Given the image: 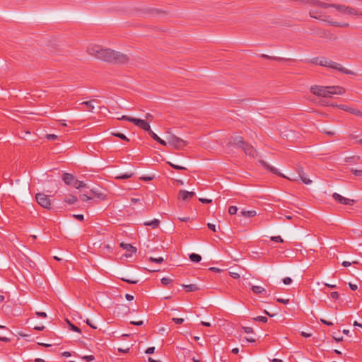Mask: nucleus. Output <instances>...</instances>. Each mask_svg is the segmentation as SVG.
Returning a JSON list of instances; mask_svg holds the SVG:
<instances>
[{
    "label": "nucleus",
    "mask_w": 362,
    "mask_h": 362,
    "mask_svg": "<svg viewBox=\"0 0 362 362\" xmlns=\"http://www.w3.org/2000/svg\"><path fill=\"white\" fill-rule=\"evenodd\" d=\"M88 54L109 63L125 64L129 58L128 55L109 48H103L100 45H91L88 47Z\"/></svg>",
    "instance_id": "nucleus-1"
},
{
    "label": "nucleus",
    "mask_w": 362,
    "mask_h": 362,
    "mask_svg": "<svg viewBox=\"0 0 362 362\" xmlns=\"http://www.w3.org/2000/svg\"><path fill=\"white\" fill-rule=\"evenodd\" d=\"M260 163L262 164V165L267 170H269L270 172H272V173L275 174V175H277L280 177H284V178H286L288 180H292V181H297L299 179H300L302 180V182L305 184V185H310L312 183V180L308 177H306L305 176V173H304V171L303 170L302 168H298L297 169V172H298V175H293L291 177H286L284 175L281 174L279 170L272 165H270L268 163H267L266 161L264 160H261L260 161Z\"/></svg>",
    "instance_id": "nucleus-2"
},
{
    "label": "nucleus",
    "mask_w": 362,
    "mask_h": 362,
    "mask_svg": "<svg viewBox=\"0 0 362 362\" xmlns=\"http://www.w3.org/2000/svg\"><path fill=\"white\" fill-rule=\"evenodd\" d=\"M310 92L320 97L328 98L333 95H342L345 93V89L340 86H320L315 85L311 86Z\"/></svg>",
    "instance_id": "nucleus-3"
},
{
    "label": "nucleus",
    "mask_w": 362,
    "mask_h": 362,
    "mask_svg": "<svg viewBox=\"0 0 362 362\" xmlns=\"http://www.w3.org/2000/svg\"><path fill=\"white\" fill-rule=\"evenodd\" d=\"M310 62L316 65L328 67L332 69H336L340 72L347 75H355V73L343 67L340 64L329 60L326 57H314Z\"/></svg>",
    "instance_id": "nucleus-4"
},
{
    "label": "nucleus",
    "mask_w": 362,
    "mask_h": 362,
    "mask_svg": "<svg viewBox=\"0 0 362 362\" xmlns=\"http://www.w3.org/2000/svg\"><path fill=\"white\" fill-rule=\"evenodd\" d=\"M227 145L228 146H234L238 148H240L244 151L246 155L252 158H255L257 156L256 149L252 145L245 142L243 137L240 136L234 137L233 141L228 142Z\"/></svg>",
    "instance_id": "nucleus-5"
},
{
    "label": "nucleus",
    "mask_w": 362,
    "mask_h": 362,
    "mask_svg": "<svg viewBox=\"0 0 362 362\" xmlns=\"http://www.w3.org/2000/svg\"><path fill=\"white\" fill-rule=\"evenodd\" d=\"M118 119H122V120H127V121L131 122L134 124H135L136 126H138L139 127H140L143 130L147 132L148 134H149L150 132L151 131V127L149 125V123L148 122L145 121V120H143V119H141L134 118V117H129V116H127V115H123V116H122L121 118H118Z\"/></svg>",
    "instance_id": "nucleus-6"
},
{
    "label": "nucleus",
    "mask_w": 362,
    "mask_h": 362,
    "mask_svg": "<svg viewBox=\"0 0 362 362\" xmlns=\"http://www.w3.org/2000/svg\"><path fill=\"white\" fill-rule=\"evenodd\" d=\"M168 144L177 150L183 149L188 144L187 141L173 134L168 137Z\"/></svg>",
    "instance_id": "nucleus-7"
},
{
    "label": "nucleus",
    "mask_w": 362,
    "mask_h": 362,
    "mask_svg": "<svg viewBox=\"0 0 362 362\" xmlns=\"http://www.w3.org/2000/svg\"><path fill=\"white\" fill-rule=\"evenodd\" d=\"M35 199L41 206L45 209H49L51 202L47 195L44 193H37L35 195Z\"/></svg>",
    "instance_id": "nucleus-8"
},
{
    "label": "nucleus",
    "mask_w": 362,
    "mask_h": 362,
    "mask_svg": "<svg viewBox=\"0 0 362 362\" xmlns=\"http://www.w3.org/2000/svg\"><path fill=\"white\" fill-rule=\"evenodd\" d=\"M332 197L337 202L342 204H345V205H351V206L356 202V201L354 199H351L344 197L337 193H334L332 194Z\"/></svg>",
    "instance_id": "nucleus-9"
},
{
    "label": "nucleus",
    "mask_w": 362,
    "mask_h": 362,
    "mask_svg": "<svg viewBox=\"0 0 362 362\" xmlns=\"http://www.w3.org/2000/svg\"><path fill=\"white\" fill-rule=\"evenodd\" d=\"M196 194L194 192H188L186 190H180L178 193V199L183 201H187L191 198L195 197Z\"/></svg>",
    "instance_id": "nucleus-10"
},
{
    "label": "nucleus",
    "mask_w": 362,
    "mask_h": 362,
    "mask_svg": "<svg viewBox=\"0 0 362 362\" xmlns=\"http://www.w3.org/2000/svg\"><path fill=\"white\" fill-rule=\"evenodd\" d=\"M337 106L341 110H343L349 112L354 115L362 117V112L360 111L359 110L350 107L345 105H337Z\"/></svg>",
    "instance_id": "nucleus-11"
},
{
    "label": "nucleus",
    "mask_w": 362,
    "mask_h": 362,
    "mask_svg": "<svg viewBox=\"0 0 362 362\" xmlns=\"http://www.w3.org/2000/svg\"><path fill=\"white\" fill-rule=\"evenodd\" d=\"M321 7L322 8H335L339 12L345 13L346 6L345 5H337L334 4H321Z\"/></svg>",
    "instance_id": "nucleus-12"
},
{
    "label": "nucleus",
    "mask_w": 362,
    "mask_h": 362,
    "mask_svg": "<svg viewBox=\"0 0 362 362\" xmlns=\"http://www.w3.org/2000/svg\"><path fill=\"white\" fill-rule=\"evenodd\" d=\"M62 180L67 185L73 186V182H74L75 178L73 175L65 173L62 175Z\"/></svg>",
    "instance_id": "nucleus-13"
},
{
    "label": "nucleus",
    "mask_w": 362,
    "mask_h": 362,
    "mask_svg": "<svg viewBox=\"0 0 362 362\" xmlns=\"http://www.w3.org/2000/svg\"><path fill=\"white\" fill-rule=\"evenodd\" d=\"M149 136L155 141H156L157 142H158L159 144H160L161 145L163 146H166L167 145V142L163 139H161L156 134H155L152 130L150 132V133L148 134Z\"/></svg>",
    "instance_id": "nucleus-14"
},
{
    "label": "nucleus",
    "mask_w": 362,
    "mask_h": 362,
    "mask_svg": "<svg viewBox=\"0 0 362 362\" xmlns=\"http://www.w3.org/2000/svg\"><path fill=\"white\" fill-rule=\"evenodd\" d=\"M309 16L311 18H315V19L322 20V19L321 12L319 11L318 10H317V9H311L310 11V12H309Z\"/></svg>",
    "instance_id": "nucleus-15"
},
{
    "label": "nucleus",
    "mask_w": 362,
    "mask_h": 362,
    "mask_svg": "<svg viewBox=\"0 0 362 362\" xmlns=\"http://www.w3.org/2000/svg\"><path fill=\"white\" fill-rule=\"evenodd\" d=\"M146 226H151L152 228H157L159 226L160 221L158 219H153L150 221H146L144 223Z\"/></svg>",
    "instance_id": "nucleus-16"
},
{
    "label": "nucleus",
    "mask_w": 362,
    "mask_h": 362,
    "mask_svg": "<svg viewBox=\"0 0 362 362\" xmlns=\"http://www.w3.org/2000/svg\"><path fill=\"white\" fill-rule=\"evenodd\" d=\"M260 57L262 58V59H269V60H274V61H277V62H281V61L287 60L286 59L283 58V57H272V56H269V55H267V54H262L260 55Z\"/></svg>",
    "instance_id": "nucleus-17"
},
{
    "label": "nucleus",
    "mask_w": 362,
    "mask_h": 362,
    "mask_svg": "<svg viewBox=\"0 0 362 362\" xmlns=\"http://www.w3.org/2000/svg\"><path fill=\"white\" fill-rule=\"evenodd\" d=\"M252 291L255 294H266L267 291L266 290L259 286H252L251 288Z\"/></svg>",
    "instance_id": "nucleus-18"
},
{
    "label": "nucleus",
    "mask_w": 362,
    "mask_h": 362,
    "mask_svg": "<svg viewBox=\"0 0 362 362\" xmlns=\"http://www.w3.org/2000/svg\"><path fill=\"white\" fill-rule=\"evenodd\" d=\"M182 286L185 289L186 292L196 291L199 289V288L196 284H188V285L183 284V285H182Z\"/></svg>",
    "instance_id": "nucleus-19"
},
{
    "label": "nucleus",
    "mask_w": 362,
    "mask_h": 362,
    "mask_svg": "<svg viewBox=\"0 0 362 362\" xmlns=\"http://www.w3.org/2000/svg\"><path fill=\"white\" fill-rule=\"evenodd\" d=\"M300 2L303 4L315 5V6H318L320 7H321V4H325L318 0H300Z\"/></svg>",
    "instance_id": "nucleus-20"
},
{
    "label": "nucleus",
    "mask_w": 362,
    "mask_h": 362,
    "mask_svg": "<svg viewBox=\"0 0 362 362\" xmlns=\"http://www.w3.org/2000/svg\"><path fill=\"white\" fill-rule=\"evenodd\" d=\"M327 23L332 26H336V27L347 28L349 25V24L347 23H339L337 21H327Z\"/></svg>",
    "instance_id": "nucleus-21"
},
{
    "label": "nucleus",
    "mask_w": 362,
    "mask_h": 362,
    "mask_svg": "<svg viewBox=\"0 0 362 362\" xmlns=\"http://www.w3.org/2000/svg\"><path fill=\"white\" fill-rule=\"evenodd\" d=\"M120 246L125 249L127 251L130 252L132 253L135 252L136 251V249L130 244L122 243L120 244Z\"/></svg>",
    "instance_id": "nucleus-22"
},
{
    "label": "nucleus",
    "mask_w": 362,
    "mask_h": 362,
    "mask_svg": "<svg viewBox=\"0 0 362 362\" xmlns=\"http://www.w3.org/2000/svg\"><path fill=\"white\" fill-rule=\"evenodd\" d=\"M241 215L244 217L250 218L254 217L257 215V212L255 210L251 211H242Z\"/></svg>",
    "instance_id": "nucleus-23"
},
{
    "label": "nucleus",
    "mask_w": 362,
    "mask_h": 362,
    "mask_svg": "<svg viewBox=\"0 0 362 362\" xmlns=\"http://www.w3.org/2000/svg\"><path fill=\"white\" fill-rule=\"evenodd\" d=\"M317 34L320 36V37H327L329 39H332V40H335L337 39V37L334 36V35L332 34H327L326 33L325 30H320L317 33Z\"/></svg>",
    "instance_id": "nucleus-24"
},
{
    "label": "nucleus",
    "mask_w": 362,
    "mask_h": 362,
    "mask_svg": "<svg viewBox=\"0 0 362 362\" xmlns=\"http://www.w3.org/2000/svg\"><path fill=\"white\" fill-rule=\"evenodd\" d=\"M189 259L193 262H199L202 260V257L196 253L189 255Z\"/></svg>",
    "instance_id": "nucleus-25"
},
{
    "label": "nucleus",
    "mask_w": 362,
    "mask_h": 362,
    "mask_svg": "<svg viewBox=\"0 0 362 362\" xmlns=\"http://www.w3.org/2000/svg\"><path fill=\"white\" fill-rule=\"evenodd\" d=\"M73 187H74L76 189H81L86 187V185L84 184L83 182L75 179L74 182H73Z\"/></svg>",
    "instance_id": "nucleus-26"
},
{
    "label": "nucleus",
    "mask_w": 362,
    "mask_h": 362,
    "mask_svg": "<svg viewBox=\"0 0 362 362\" xmlns=\"http://www.w3.org/2000/svg\"><path fill=\"white\" fill-rule=\"evenodd\" d=\"M133 173H124V174H121V175H119L117 176H116V179H119V180H122V179H129L130 177H132L133 176Z\"/></svg>",
    "instance_id": "nucleus-27"
},
{
    "label": "nucleus",
    "mask_w": 362,
    "mask_h": 362,
    "mask_svg": "<svg viewBox=\"0 0 362 362\" xmlns=\"http://www.w3.org/2000/svg\"><path fill=\"white\" fill-rule=\"evenodd\" d=\"M78 199L75 196L70 195L65 199V202L69 204H73L77 202Z\"/></svg>",
    "instance_id": "nucleus-28"
},
{
    "label": "nucleus",
    "mask_w": 362,
    "mask_h": 362,
    "mask_svg": "<svg viewBox=\"0 0 362 362\" xmlns=\"http://www.w3.org/2000/svg\"><path fill=\"white\" fill-rule=\"evenodd\" d=\"M148 261L150 262H154V263H158V264H161L162 262H164V259L161 257H158V258H156V257H150L148 258Z\"/></svg>",
    "instance_id": "nucleus-29"
},
{
    "label": "nucleus",
    "mask_w": 362,
    "mask_h": 362,
    "mask_svg": "<svg viewBox=\"0 0 362 362\" xmlns=\"http://www.w3.org/2000/svg\"><path fill=\"white\" fill-rule=\"evenodd\" d=\"M345 13L349 14V15H358V13L356 9H354V8L349 7V6H346Z\"/></svg>",
    "instance_id": "nucleus-30"
},
{
    "label": "nucleus",
    "mask_w": 362,
    "mask_h": 362,
    "mask_svg": "<svg viewBox=\"0 0 362 362\" xmlns=\"http://www.w3.org/2000/svg\"><path fill=\"white\" fill-rule=\"evenodd\" d=\"M90 193L100 199H104L105 197V195L103 193H98L94 189H90Z\"/></svg>",
    "instance_id": "nucleus-31"
},
{
    "label": "nucleus",
    "mask_w": 362,
    "mask_h": 362,
    "mask_svg": "<svg viewBox=\"0 0 362 362\" xmlns=\"http://www.w3.org/2000/svg\"><path fill=\"white\" fill-rule=\"evenodd\" d=\"M95 100L90 101H84L81 103V105H85L88 107L89 111H93L94 109V105H93V102Z\"/></svg>",
    "instance_id": "nucleus-32"
},
{
    "label": "nucleus",
    "mask_w": 362,
    "mask_h": 362,
    "mask_svg": "<svg viewBox=\"0 0 362 362\" xmlns=\"http://www.w3.org/2000/svg\"><path fill=\"white\" fill-rule=\"evenodd\" d=\"M121 280H122L123 281H125L128 284H136L139 282L138 279H132L130 278H124V277H122Z\"/></svg>",
    "instance_id": "nucleus-33"
},
{
    "label": "nucleus",
    "mask_w": 362,
    "mask_h": 362,
    "mask_svg": "<svg viewBox=\"0 0 362 362\" xmlns=\"http://www.w3.org/2000/svg\"><path fill=\"white\" fill-rule=\"evenodd\" d=\"M68 323H69V328L71 330L78 332V333H81V329L79 327H78L77 326L71 323L69 321H68Z\"/></svg>",
    "instance_id": "nucleus-34"
},
{
    "label": "nucleus",
    "mask_w": 362,
    "mask_h": 362,
    "mask_svg": "<svg viewBox=\"0 0 362 362\" xmlns=\"http://www.w3.org/2000/svg\"><path fill=\"white\" fill-rule=\"evenodd\" d=\"M112 134L113 136H117V137H118V138H119V139H122V140H124V141H129L128 138H127L124 134H122V133H119V132H117V133L113 132V133H112Z\"/></svg>",
    "instance_id": "nucleus-35"
},
{
    "label": "nucleus",
    "mask_w": 362,
    "mask_h": 362,
    "mask_svg": "<svg viewBox=\"0 0 362 362\" xmlns=\"http://www.w3.org/2000/svg\"><path fill=\"white\" fill-rule=\"evenodd\" d=\"M253 320L255 321L262 322H264V323H265V322H267L268 321L267 317H265V316H257V317L253 318Z\"/></svg>",
    "instance_id": "nucleus-36"
},
{
    "label": "nucleus",
    "mask_w": 362,
    "mask_h": 362,
    "mask_svg": "<svg viewBox=\"0 0 362 362\" xmlns=\"http://www.w3.org/2000/svg\"><path fill=\"white\" fill-rule=\"evenodd\" d=\"M238 211V208L237 206H230L228 209V213L230 214V215H234L237 213Z\"/></svg>",
    "instance_id": "nucleus-37"
},
{
    "label": "nucleus",
    "mask_w": 362,
    "mask_h": 362,
    "mask_svg": "<svg viewBox=\"0 0 362 362\" xmlns=\"http://www.w3.org/2000/svg\"><path fill=\"white\" fill-rule=\"evenodd\" d=\"M168 164H169L173 168L176 169V170H186V168L185 167L173 164L170 162H168Z\"/></svg>",
    "instance_id": "nucleus-38"
},
{
    "label": "nucleus",
    "mask_w": 362,
    "mask_h": 362,
    "mask_svg": "<svg viewBox=\"0 0 362 362\" xmlns=\"http://www.w3.org/2000/svg\"><path fill=\"white\" fill-rule=\"evenodd\" d=\"M351 171L355 176H362V170L351 169Z\"/></svg>",
    "instance_id": "nucleus-39"
},
{
    "label": "nucleus",
    "mask_w": 362,
    "mask_h": 362,
    "mask_svg": "<svg viewBox=\"0 0 362 362\" xmlns=\"http://www.w3.org/2000/svg\"><path fill=\"white\" fill-rule=\"evenodd\" d=\"M171 282H172V279L170 278L163 277V278L161 279V283L163 285H168V284H169Z\"/></svg>",
    "instance_id": "nucleus-40"
},
{
    "label": "nucleus",
    "mask_w": 362,
    "mask_h": 362,
    "mask_svg": "<svg viewBox=\"0 0 362 362\" xmlns=\"http://www.w3.org/2000/svg\"><path fill=\"white\" fill-rule=\"evenodd\" d=\"M271 240H272L274 242H276V243H283L284 242L283 239L279 235L271 237Z\"/></svg>",
    "instance_id": "nucleus-41"
},
{
    "label": "nucleus",
    "mask_w": 362,
    "mask_h": 362,
    "mask_svg": "<svg viewBox=\"0 0 362 362\" xmlns=\"http://www.w3.org/2000/svg\"><path fill=\"white\" fill-rule=\"evenodd\" d=\"M80 198L83 201V202H86V201H88L90 199H92V197L86 194H82L81 196H80Z\"/></svg>",
    "instance_id": "nucleus-42"
},
{
    "label": "nucleus",
    "mask_w": 362,
    "mask_h": 362,
    "mask_svg": "<svg viewBox=\"0 0 362 362\" xmlns=\"http://www.w3.org/2000/svg\"><path fill=\"white\" fill-rule=\"evenodd\" d=\"M45 137L48 139V140H56L57 139V136L56 134H46Z\"/></svg>",
    "instance_id": "nucleus-43"
},
{
    "label": "nucleus",
    "mask_w": 362,
    "mask_h": 362,
    "mask_svg": "<svg viewBox=\"0 0 362 362\" xmlns=\"http://www.w3.org/2000/svg\"><path fill=\"white\" fill-rule=\"evenodd\" d=\"M83 360H86L87 362H90L95 359V357L93 355L85 356L82 358Z\"/></svg>",
    "instance_id": "nucleus-44"
},
{
    "label": "nucleus",
    "mask_w": 362,
    "mask_h": 362,
    "mask_svg": "<svg viewBox=\"0 0 362 362\" xmlns=\"http://www.w3.org/2000/svg\"><path fill=\"white\" fill-rule=\"evenodd\" d=\"M243 329L244 332L247 334H250L253 332V329L250 327H243Z\"/></svg>",
    "instance_id": "nucleus-45"
},
{
    "label": "nucleus",
    "mask_w": 362,
    "mask_h": 362,
    "mask_svg": "<svg viewBox=\"0 0 362 362\" xmlns=\"http://www.w3.org/2000/svg\"><path fill=\"white\" fill-rule=\"evenodd\" d=\"M283 282L286 285H289L292 283V279L290 277H286L283 279Z\"/></svg>",
    "instance_id": "nucleus-46"
},
{
    "label": "nucleus",
    "mask_w": 362,
    "mask_h": 362,
    "mask_svg": "<svg viewBox=\"0 0 362 362\" xmlns=\"http://www.w3.org/2000/svg\"><path fill=\"white\" fill-rule=\"evenodd\" d=\"M330 296L331 297L333 298V299H338L339 298V294L338 293V292L337 291H333L330 293Z\"/></svg>",
    "instance_id": "nucleus-47"
},
{
    "label": "nucleus",
    "mask_w": 362,
    "mask_h": 362,
    "mask_svg": "<svg viewBox=\"0 0 362 362\" xmlns=\"http://www.w3.org/2000/svg\"><path fill=\"white\" fill-rule=\"evenodd\" d=\"M154 351H155V347L154 346H151V347H148L146 350L145 353L146 354H152L153 353H154Z\"/></svg>",
    "instance_id": "nucleus-48"
},
{
    "label": "nucleus",
    "mask_w": 362,
    "mask_h": 362,
    "mask_svg": "<svg viewBox=\"0 0 362 362\" xmlns=\"http://www.w3.org/2000/svg\"><path fill=\"white\" fill-rule=\"evenodd\" d=\"M73 216L76 219L81 221H83V219H84V216L83 214H74V215H73Z\"/></svg>",
    "instance_id": "nucleus-49"
},
{
    "label": "nucleus",
    "mask_w": 362,
    "mask_h": 362,
    "mask_svg": "<svg viewBox=\"0 0 362 362\" xmlns=\"http://www.w3.org/2000/svg\"><path fill=\"white\" fill-rule=\"evenodd\" d=\"M172 320L175 323H176V324H182L184 322V319L183 318H175V317H173L172 319Z\"/></svg>",
    "instance_id": "nucleus-50"
},
{
    "label": "nucleus",
    "mask_w": 362,
    "mask_h": 362,
    "mask_svg": "<svg viewBox=\"0 0 362 362\" xmlns=\"http://www.w3.org/2000/svg\"><path fill=\"white\" fill-rule=\"evenodd\" d=\"M35 315L37 317H43V318L47 317V314L45 312H36Z\"/></svg>",
    "instance_id": "nucleus-51"
},
{
    "label": "nucleus",
    "mask_w": 362,
    "mask_h": 362,
    "mask_svg": "<svg viewBox=\"0 0 362 362\" xmlns=\"http://www.w3.org/2000/svg\"><path fill=\"white\" fill-rule=\"evenodd\" d=\"M207 227L214 232L216 231V226L214 224L209 223H207Z\"/></svg>",
    "instance_id": "nucleus-52"
},
{
    "label": "nucleus",
    "mask_w": 362,
    "mask_h": 362,
    "mask_svg": "<svg viewBox=\"0 0 362 362\" xmlns=\"http://www.w3.org/2000/svg\"><path fill=\"white\" fill-rule=\"evenodd\" d=\"M199 200L202 202V203H204V204H209L212 202L211 199H204V198H199Z\"/></svg>",
    "instance_id": "nucleus-53"
},
{
    "label": "nucleus",
    "mask_w": 362,
    "mask_h": 362,
    "mask_svg": "<svg viewBox=\"0 0 362 362\" xmlns=\"http://www.w3.org/2000/svg\"><path fill=\"white\" fill-rule=\"evenodd\" d=\"M230 275L232 278L238 279L240 278V274L236 272H230Z\"/></svg>",
    "instance_id": "nucleus-54"
},
{
    "label": "nucleus",
    "mask_w": 362,
    "mask_h": 362,
    "mask_svg": "<svg viewBox=\"0 0 362 362\" xmlns=\"http://www.w3.org/2000/svg\"><path fill=\"white\" fill-rule=\"evenodd\" d=\"M276 300L283 304H288L289 299L277 298Z\"/></svg>",
    "instance_id": "nucleus-55"
},
{
    "label": "nucleus",
    "mask_w": 362,
    "mask_h": 362,
    "mask_svg": "<svg viewBox=\"0 0 362 362\" xmlns=\"http://www.w3.org/2000/svg\"><path fill=\"white\" fill-rule=\"evenodd\" d=\"M130 323H131L132 325H137V326H141V325H144V321H142V320L136 321V322H135V321H132Z\"/></svg>",
    "instance_id": "nucleus-56"
},
{
    "label": "nucleus",
    "mask_w": 362,
    "mask_h": 362,
    "mask_svg": "<svg viewBox=\"0 0 362 362\" xmlns=\"http://www.w3.org/2000/svg\"><path fill=\"white\" fill-rule=\"evenodd\" d=\"M145 117H146V120H148L150 122L152 121V119L153 118V115L151 114H150V113H147Z\"/></svg>",
    "instance_id": "nucleus-57"
},
{
    "label": "nucleus",
    "mask_w": 362,
    "mask_h": 362,
    "mask_svg": "<svg viewBox=\"0 0 362 362\" xmlns=\"http://www.w3.org/2000/svg\"><path fill=\"white\" fill-rule=\"evenodd\" d=\"M320 320H321V322L323 324L327 325L328 326H332L333 325V323L332 322H329V321H327V320H323V319H321Z\"/></svg>",
    "instance_id": "nucleus-58"
},
{
    "label": "nucleus",
    "mask_w": 362,
    "mask_h": 362,
    "mask_svg": "<svg viewBox=\"0 0 362 362\" xmlns=\"http://www.w3.org/2000/svg\"><path fill=\"white\" fill-rule=\"evenodd\" d=\"M349 286L350 288H351V290H353V291H356V290L358 288L357 285H356V284H351V283H349Z\"/></svg>",
    "instance_id": "nucleus-59"
},
{
    "label": "nucleus",
    "mask_w": 362,
    "mask_h": 362,
    "mask_svg": "<svg viewBox=\"0 0 362 362\" xmlns=\"http://www.w3.org/2000/svg\"><path fill=\"white\" fill-rule=\"evenodd\" d=\"M333 337H334V340L336 341H337V342L341 341L343 340V337L342 336H334Z\"/></svg>",
    "instance_id": "nucleus-60"
},
{
    "label": "nucleus",
    "mask_w": 362,
    "mask_h": 362,
    "mask_svg": "<svg viewBox=\"0 0 362 362\" xmlns=\"http://www.w3.org/2000/svg\"><path fill=\"white\" fill-rule=\"evenodd\" d=\"M209 270L213 271L214 272H221L222 271L221 269L217 268V267H210Z\"/></svg>",
    "instance_id": "nucleus-61"
},
{
    "label": "nucleus",
    "mask_w": 362,
    "mask_h": 362,
    "mask_svg": "<svg viewBox=\"0 0 362 362\" xmlns=\"http://www.w3.org/2000/svg\"><path fill=\"white\" fill-rule=\"evenodd\" d=\"M86 323H87V325H88L90 327H92L93 329H97V327H96V326H95V325H93L92 324V322H90V320L87 319V320H86Z\"/></svg>",
    "instance_id": "nucleus-62"
},
{
    "label": "nucleus",
    "mask_w": 362,
    "mask_h": 362,
    "mask_svg": "<svg viewBox=\"0 0 362 362\" xmlns=\"http://www.w3.org/2000/svg\"><path fill=\"white\" fill-rule=\"evenodd\" d=\"M45 329V326H35L34 327V329L35 330H38V331H42Z\"/></svg>",
    "instance_id": "nucleus-63"
},
{
    "label": "nucleus",
    "mask_w": 362,
    "mask_h": 362,
    "mask_svg": "<svg viewBox=\"0 0 362 362\" xmlns=\"http://www.w3.org/2000/svg\"><path fill=\"white\" fill-rule=\"evenodd\" d=\"M125 298H126V299H127V300H132L134 299V296H133L132 295H131V294H128V293H127V294L125 295Z\"/></svg>",
    "instance_id": "nucleus-64"
}]
</instances>
